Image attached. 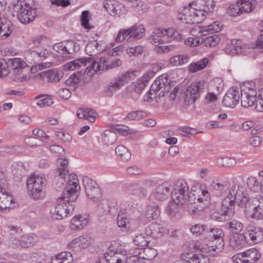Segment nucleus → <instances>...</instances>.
<instances>
[{
    "label": "nucleus",
    "mask_w": 263,
    "mask_h": 263,
    "mask_svg": "<svg viewBox=\"0 0 263 263\" xmlns=\"http://www.w3.org/2000/svg\"><path fill=\"white\" fill-rule=\"evenodd\" d=\"M70 178L72 180L68 181L66 186V190L57 199L55 205L50 211L52 217L55 219H63L68 214L72 213L74 210V205L72 202L77 199L80 186L76 174H71Z\"/></svg>",
    "instance_id": "f257e3e1"
},
{
    "label": "nucleus",
    "mask_w": 263,
    "mask_h": 263,
    "mask_svg": "<svg viewBox=\"0 0 263 263\" xmlns=\"http://www.w3.org/2000/svg\"><path fill=\"white\" fill-rule=\"evenodd\" d=\"M230 195L235 196L237 205L244 208L247 214L252 218H263V198L260 195L249 198L246 187L240 184H235L231 187Z\"/></svg>",
    "instance_id": "f03ea898"
},
{
    "label": "nucleus",
    "mask_w": 263,
    "mask_h": 263,
    "mask_svg": "<svg viewBox=\"0 0 263 263\" xmlns=\"http://www.w3.org/2000/svg\"><path fill=\"white\" fill-rule=\"evenodd\" d=\"M12 5V15L16 16L21 23H29L34 20L36 15V9L24 2L14 1Z\"/></svg>",
    "instance_id": "7ed1b4c3"
},
{
    "label": "nucleus",
    "mask_w": 263,
    "mask_h": 263,
    "mask_svg": "<svg viewBox=\"0 0 263 263\" xmlns=\"http://www.w3.org/2000/svg\"><path fill=\"white\" fill-rule=\"evenodd\" d=\"M235 198V195H230V189L227 197L222 201L221 213L214 212L212 215V218L218 221H224L232 217L235 213V205L236 200Z\"/></svg>",
    "instance_id": "20e7f679"
},
{
    "label": "nucleus",
    "mask_w": 263,
    "mask_h": 263,
    "mask_svg": "<svg viewBox=\"0 0 263 263\" xmlns=\"http://www.w3.org/2000/svg\"><path fill=\"white\" fill-rule=\"evenodd\" d=\"M224 233L222 229L219 228H206L204 238H209L212 245L208 247L209 251H214L219 253L223 251L224 246Z\"/></svg>",
    "instance_id": "39448f33"
},
{
    "label": "nucleus",
    "mask_w": 263,
    "mask_h": 263,
    "mask_svg": "<svg viewBox=\"0 0 263 263\" xmlns=\"http://www.w3.org/2000/svg\"><path fill=\"white\" fill-rule=\"evenodd\" d=\"M29 193L34 199L43 197L45 194L46 179L40 176H31L28 178L26 182Z\"/></svg>",
    "instance_id": "423d86ee"
},
{
    "label": "nucleus",
    "mask_w": 263,
    "mask_h": 263,
    "mask_svg": "<svg viewBox=\"0 0 263 263\" xmlns=\"http://www.w3.org/2000/svg\"><path fill=\"white\" fill-rule=\"evenodd\" d=\"M208 90V84L204 81L192 83L184 93V102L186 104H193L200 98L201 94Z\"/></svg>",
    "instance_id": "0eeeda50"
},
{
    "label": "nucleus",
    "mask_w": 263,
    "mask_h": 263,
    "mask_svg": "<svg viewBox=\"0 0 263 263\" xmlns=\"http://www.w3.org/2000/svg\"><path fill=\"white\" fill-rule=\"evenodd\" d=\"M172 198L177 205H183L189 200V187L187 182L180 179L174 183Z\"/></svg>",
    "instance_id": "6e6552de"
},
{
    "label": "nucleus",
    "mask_w": 263,
    "mask_h": 263,
    "mask_svg": "<svg viewBox=\"0 0 263 263\" xmlns=\"http://www.w3.org/2000/svg\"><path fill=\"white\" fill-rule=\"evenodd\" d=\"M126 252L121 248L114 245L110 246L104 254V258L108 263H125Z\"/></svg>",
    "instance_id": "1a4fd4ad"
},
{
    "label": "nucleus",
    "mask_w": 263,
    "mask_h": 263,
    "mask_svg": "<svg viewBox=\"0 0 263 263\" xmlns=\"http://www.w3.org/2000/svg\"><path fill=\"white\" fill-rule=\"evenodd\" d=\"M83 183L87 197L93 201L99 200L101 197V192L96 181L87 176H85L83 178Z\"/></svg>",
    "instance_id": "9d476101"
},
{
    "label": "nucleus",
    "mask_w": 263,
    "mask_h": 263,
    "mask_svg": "<svg viewBox=\"0 0 263 263\" xmlns=\"http://www.w3.org/2000/svg\"><path fill=\"white\" fill-rule=\"evenodd\" d=\"M132 74V72L127 71L119 76L118 77L112 79L105 87V91L107 95L111 97L117 90L120 89L121 86L128 82Z\"/></svg>",
    "instance_id": "9b49d317"
},
{
    "label": "nucleus",
    "mask_w": 263,
    "mask_h": 263,
    "mask_svg": "<svg viewBox=\"0 0 263 263\" xmlns=\"http://www.w3.org/2000/svg\"><path fill=\"white\" fill-rule=\"evenodd\" d=\"M240 100V91L238 88L230 89L223 98V106L233 108L238 104Z\"/></svg>",
    "instance_id": "f8f14e48"
},
{
    "label": "nucleus",
    "mask_w": 263,
    "mask_h": 263,
    "mask_svg": "<svg viewBox=\"0 0 263 263\" xmlns=\"http://www.w3.org/2000/svg\"><path fill=\"white\" fill-rule=\"evenodd\" d=\"M245 234L248 243L255 244L263 240V230L261 228L249 227Z\"/></svg>",
    "instance_id": "ddd939ff"
},
{
    "label": "nucleus",
    "mask_w": 263,
    "mask_h": 263,
    "mask_svg": "<svg viewBox=\"0 0 263 263\" xmlns=\"http://www.w3.org/2000/svg\"><path fill=\"white\" fill-rule=\"evenodd\" d=\"M241 104L243 107L252 106L257 100V92L254 89H249L247 91L240 92Z\"/></svg>",
    "instance_id": "4468645a"
},
{
    "label": "nucleus",
    "mask_w": 263,
    "mask_h": 263,
    "mask_svg": "<svg viewBox=\"0 0 263 263\" xmlns=\"http://www.w3.org/2000/svg\"><path fill=\"white\" fill-rule=\"evenodd\" d=\"M13 30V26L10 20L5 17H0V40L8 37Z\"/></svg>",
    "instance_id": "2eb2a0df"
},
{
    "label": "nucleus",
    "mask_w": 263,
    "mask_h": 263,
    "mask_svg": "<svg viewBox=\"0 0 263 263\" xmlns=\"http://www.w3.org/2000/svg\"><path fill=\"white\" fill-rule=\"evenodd\" d=\"M171 185L164 182L158 185L154 193L155 198L158 200H163L168 198Z\"/></svg>",
    "instance_id": "dca6fc26"
},
{
    "label": "nucleus",
    "mask_w": 263,
    "mask_h": 263,
    "mask_svg": "<svg viewBox=\"0 0 263 263\" xmlns=\"http://www.w3.org/2000/svg\"><path fill=\"white\" fill-rule=\"evenodd\" d=\"M88 222V216L79 214L74 216L71 221L70 228L73 230L83 229Z\"/></svg>",
    "instance_id": "f3484780"
},
{
    "label": "nucleus",
    "mask_w": 263,
    "mask_h": 263,
    "mask_svg": "<svg viewBox=\"0 0 263 263\" xmlns=\"http://www.w3.org/2000/svg\"><path fill=\"white\" fill-rule=\"evenodd\" d=\"M247 242L246 234H234L230 236V245L234 249H239Z\"/></svg>",
    "instance_id": "a211bd4d"
},
{
    "label": "nucleus",
    "mask_w": 263,
    "mask_h": 263,
    "mask_svg": "<svg viewBox=\"0 0 263 263\" xmlns=\"http://www.w3.org/2000/svg\"><path fill=\"white\" fill-rule=\"evenodd\" d=\"M156 81H157L158 86L161 89L159 94V97H163L166 93H168L171 88V84L168 81V77L166 74H162L159 76Z\"/></svg>",
    "instance_id": "6ab92c4d"
},
{
    "label": "nucleus",
    "mask_w": 263,
    "mask_h": 263,
    "mask_svg": "<svg viewBox=\"0 0 263 263\" xmlns=\"http://www.w3.org/2000/svg\"><path fill=\"white\" fill-rule=\"evenodd\" d=\"M189 5L190 6V8L188 7H184L182 9L180 8L178 11L179 19L186 24H191L193 23V21H192V8H193L192 7V6H195V4L193 2L192 4L190 3Z\"/></svg>",
    "instance_id": "aec40b11"
},
{
    "label": "nucleus",
    "mask_w": 263,
    "mask_h": 263,
    "mask_svg": "<svg viewBox=\"0 0 263 263\" xmlns=\"http://www.w3.org/2000/svg\"><path fill=\"white\" fill-rule=\"evenodd\" d=\"M128 29L130 32V36L127 38V42L131 41L133 39L139 40L144 35L145 29L142 24H135Z\"/></svg>",
    "instance_id": "412c9836"
},
{
    "label": "nucleus",
    "mask_w": 263,
    "mask_h": 263,
    "mask_svg": "<svg viewBox=\"0 0 263 263\" xmlns=\"http://www.w3.org/2000/svg\"><path fill=\"white\" fill-rule=\"evenodd\" d=\"M41 76L46 78L48 82H54L60 81L63 76L62 71L57 69H50L41 73Z\"/></svg>",
    "instance_id": "4be33fe9"
},
{
    "label": "nucleus",
    "mask_w": 263,
    "mask_h": 263,
    "mask_svg": "<svg viewBox=\"0 0 263 263\" xmlns=\"http://www.w3.org/2000/svg\"><path fill=\"white\" fill-rule=\"evenodd\" d=\"M90 62V57L80 58L67 63L64 65V67L65 69L73 70L76 68H79L82 66H87V63Z\"/></svg>",
    "instance_id": "5701e85b"
},
{
    "label": "nucleus",
    "mask_w": 263,
    "mask_h": 263,
    "mask_svg": "<svg viewBox=\"0 0 263 263\" xmlns=\"http://www.w3.org/2000/svg\"><path fill=\"white\" fill-rule=\"evenodd\" d=\"M26 59L34 63L44 60L46 58L44 52L39 49H29L25 53Z\"/></svg>",
    "instance_id": "b1692460"
},
{
    "label": "nucleus",
    "mask_w": 263,
    "mask_h": 263,
    "mask_svg": "<svg viewBox=\"0 0 263 263\" xmlns=\"http://www.w3.org/2000/svg\"><path fill=\"white\" fill-rule=\"evenodd\" d=\"M7 62L9 66L12 68L16 74L21 73L23 69L27 66V64L20 58L9 59Z\"/></svg>",
    "instance_id": "393cba45"
},
{
    "label": "nucleus",
    "mask_w": 263,
    "mask_h": 263,
    "mask_svg": "<svg viewBox=\"0 0 263 263\" xmlns=\"http://www.w3.org/2000/svg\"><path fill=\"white\" fill-rule=\"evenodd\" d=\"M58 167L55 172L56 175L60 177L61 181H64L67 174L69 173L67 167L68 161L65 159H59L58 160Z\"/></svg>",
    "instance_id": "a878e982"
},
{
    "label": "nucleus",
    "mask_w": 263,
    "mask_h": 263,
    "mask_svg": "<svg viewBox=\"0 0 263 263\" xmlns=\"http://www.w3.org/2000/svg\"><path fill=\"white\" fill-rule=\"evenodd\" d=\"M72 254L69 252H62L51 257V263H72Z\"/></svg>",
    "instance_id": "bb28decb"
},
{
    "label": "nucleus",
    "mask_w": 263,
    "mask_h": 263,
    "mask_svg": "<svg viewBox=\"0 0 263 263\" xmlns=\"http://www.w3.org/2000/svg\"><path fill=\"white\" fill-rule=\"evenodd\" d=\"M238 3L242 13L252 12L257 4L256 0H239Z\"/></svg>",
    "instance_id": "cd10ccee"
},
{
    "label": "nucleus",
    "mask_w": 263,
    "mask_h": 263,
    "mask_svg": "<svg viewBox=\"0 0 263 263\" xmlns=\"http://www.w3.org/2000/svg\"><path fill=\"white\" fill-rule=\"evenodd\" d=\"M202 254H194L190 258V263H209L210 259L205 254L208 252L206 248H201Z\"/></svg>",
    "instance_id": "c85d7f7f"
},
{
    "label": "nucleus",
    "mask_w": 263,
    "mask_h": 263,
    "mask_svg": "<svg viewBox=\"0 0 263 263\" xmlns=\"http://www.w3.org/2000/svg\"><path fill=\"white\" fill-rule=\"evenodd\" d=\"M246 260H243L244 263H254L261 256V254L255 248H251L244 252Z\"/></svg>",
    "instance_id": "c756f323"
},
{
    "label": "nucleus",
    "mask_w": 263,
    "mask_h": 263,
    "mask_svg": "<svg viewBox=\"0 0 263 263\" xmlns=\"http://www.w3.org/2000/svg\"><path fill=\"white\" fill-rule=\"evenodd\" d=\"M151 43L156 46L163 44L165 41L162 29L158 28L154 30L153 34L148 38Z\"/></svg>",
    "instance_id": "7c9ffc66"
},
{
    "label": "nucleus",
    "mask_w": 263,
    "mask_h": 263,
    "mask_svg": "<svg viewBox=\"0 0 263 263\" xmlns=\"http://www.w3.org/2000/svg\"><path fill=\"white\" fill-rule=\"evenodd\" d=\"M19 242L22 248H29L35 244L36 236L32 234L24 235L21 237Z\"/></svg>",
    "instance_id": "2f4dec72"
},
{
    "label": "nucleus",
    "mask_w": 263,
    "mask_h": 263,
    "mask_svg": "<svg viewBox=\"0 0 263 263\" xmlns=\"http://www.w3.org/2000/svg\"><path fill=\"white\" fill-rule=\"evenodd\" d=\"M209 62L208 58H203L197 62L191 63L188 67V69L190 72H196L205 68Z\"/></svg>",
    "instance_id": "473e14b6"
},
{
    "label": "nucleus",
    "mask_w": 263,
    "mask_h": 263,
    "mask_svg": "<svg viewBox=\"0 0 263 263\" xmlns=\"http://www.w3.org/2000/svg\"><path fill=\"white\" fill-rule=\"evenodd\" d=\"M12 202V197L11 195L2 191V188L0 191V209L2 210H6L10 207Z\"/></svg>",
    "instance_id": "72a5a7b5"
},
{
    "label": "nucleus",
    "mask_w": 263,
    "mask_h": 263,
    "mask_svg": "<svg viewBox=\"0 0 263 263\" xmlns=\"http://www.w3.org/2000/svg\"><path fill=\"white\" fill-rule=\"evenodd\" d=\"M192 21L193 23H200L204 20L205 13L209 12V11H206L204 9H200L198 6H195L192 8Z\"/></svg>",
    "instance_id": "f704fd0d"
},
{
    "label": "nucleus",
    "mask_w": 263,
    "mask_h": 263,
    "mask_svg": "<svg viewBox=\"0 0 263 263\" xmlns=\"http://www.w3.org/2000/svg\"><path fill=\"white\" fill-rule=\"evenodd\" d=\"M240 43V41L232 40L231 44L226 48V52L232 55L242 53V47Z\"/></svg>",
    "instance_id": "c9c22d12"
},
{
    "label": "nucleus",
    "mask_w": 263,
    "mask_h": 263,
    "mask_svg": "<svg viewBox=\"0 0 263 263\" xmlns=\"http://www.w3.org/2000/svg\"><path fill=\"white\" fill-rule=\"evenodd\" d=\"M226 227L233 234H239L243 229V224L240 221L234 219L227 223Z\"/></svg>",
    "instance_id": "e433bc0d"
},
{
    "label": "nucleus",
    "mask_w": 263,
    "mask_h": 263,
    "mask_svg": "<svg viewBox=\"0 0 263 263\" xmlns=\"http://www.w3.org/2000/svg\"><path fill=\"white\" fill-rule=\"evenodd\" d=\"M160 214V210L157 205H148L146 207L145 215L149 220L156 219Z\"/></svg>",
    "instance_id": "4c0bfd02"
},
{
    "label": "nucleus",
    "mask_w": 263,
    "mask_h": 263,
    "mask_svg": "<svg viewBox=\"0 0 263 263\" xmlns=\"http://www.w3.org/2000/svg\"><path fill=\"white\" fill-rule=\"evenodd\" d=\"M116 153L122 161L126 162L130 158L131 154L123 145H119L116 148Z\"/></svg>",
    "instance_id": "58836bf2"
},
{
    "label": "nucleus",
    "mask_w": 263,
    "mask_h": 263,
    "mask_svg": "<svg viewBox=\"0 0 263 263\" xmlns=\"http://www.w3.org/2000/svg\"><path fill=\"white\" fill-rule=\"evenodd\" d=\"M195 6H198L200 9H204L211 12L215 6L214 0H197Z\"/></svg>",
    "instance_id": "ea45409f"
},
{
    "label": "nucleus",
    "mask_w": 263,
    "mask_h": 263,
    "mask_svg": "<svg viewBox=\"0 0 263 263\" xmlns=\"http://www.w3.org/2000/svg\"><path fill=\"white\" fill-rule=\"evenodd\" d=\"M81 72L77 71L71 74L69 78L65 81V83L67 85L71 86L75 88L81 82Z\"/></svg>",
    "instance_id": "a19ab883"
},
{
    "label": "nucleus",
    "mask_w": 263,
    "mask_h": 263,
    "mask_svg": "<svg viewBox=\"0 0 263 263\" xmlns=\"http://www.w3.org/2000/svg\"><path fill=\"white\" fill-rule=\"evenodd\" d=\"M211 185L213 189L217 191L219 195L226 193L228 189V184L226 182L219 181L218 180L213 181Z\"/></svg>",
    "instance_id": "79ce46f5"
},
{
    "label": "nucleus",
    "mask_w": 263,
    "mask_h": 263,
    "mask_svg": "<svg viewBox=\"0 0 263 263\" xmlns=\"http://www.w3.org/2000/svg\"><path fill=\"white\" fill-rule=\"evenodd\" d=\"M220 37L218 34H215L208 36L203 39L202 44L209 47H214L217 45L220 42Z\"/></svg>",
    "instance_id": "37998d69"
},
{
    "label": "nucleus",
    "mask_w": 263,
    "mask_h": 263,
    "mask_svg": "<svg viewBox=\"0 0 263 263\" xmlns=\"http://www.w3.org/2000/svg\"><path fill=\"white\" fill-rule=\"evenodd\" d=\"M65 53L73 54L78 52L80 49L79 45L73 40L65 41Z\"/></svg>",
    "instance_id": "c03bdc74"
},
{
    "label": "nucleus",
    "mask_w": 263,
    "mask_h": 263,
    "mask_svg": "<svg viewBox=\"0 0 263 263\" xmlns=\"http://www.w3.org/2000/svg\"><path fill=\"white\" fill-rule=\"evenodd\" d=\"M262 180L259 181L256 177H250L247 180L248 187L253 192H257L260 189Z\"/></svg>",
    "instance_id": "a18cd8bd"
},
{
    "label": "nucleus",
    "mask_w": 263,
    "mask_h": 263,
    "mask_svg": "<svg viewBox=\"0 0 263 263\" xmlns=\"http://www.w3.org/2000/svg\"><path fill=\"white\" fill-rule=\"evenodd\" d=\"M207 227L205 225L196 224L190 228V231L196 236H203L205 237Z\"/></svg>",
    "instance_id": "49530a36"
},
{
    "label": "nucleus",
    "mask_w": 263,
    "mask_h": 263,
    "mask_svg": "<svg viewBox=\"0 0 263 263\" xmlns=\"http://www.w3.org/2000/svg\"><path fill=\"white\" fill-rule=\"evenodd\" d=\"M157 251L152 248H145L142 250V257L144 260H152L157 255Z\"/></svg>",
    "instance_id": "de8ad7c7"
},
{
    "label": "nucleus",
    "mask_w": 263,
    "mask_h": 263,
    "mask_svg": "<svg viewBox=\"0 0 263 263\" xmlns=\"http://www.w3.org/2000/svg\"><path fill=\"white\" fill-rule=\"evenodd\" d=\"M189 57L185 55H175L170 59V62L173 66L183 65L187 63Z\"/></svg>",
    "instance_id": "09e8293b"
},
{
    "label": "nucleus",
    "mask_w": 263,
    "mask_h": 263,
    "mask_svg": "<svg viewBox=\"0 0 263 263\" xmlns=\"http://www.w3.org/2000/svg\"><path fill=\"white\" fill-rule=\"evenodd\" d=\"M117 136L115 132L105 130L103 137V141L107 145L112 144L117 140Z\"/></svg>",
    "instance_id": "8fccbe9b"
},
{
    "label": "nucleus",
    "mask_w": 263,
    "mask_h": 263,
    "mask_svg": "<svg viewBox=\"0 0 263 263\" xmlns=\"http://www.w3.org/2000/svg\"><path fill=\"white\" fill-rule=\"evenodd\" d=\"M146 112L142 110L133 111L127 114L125 119L139 120L145 118L146 117Z\"/></svg>",
    "instance_id": "3c124183"
},
{
    "label": "nucleus",
    "mask_w": 263,
    "mask_h": 263,
    "mask_svg": "<svg viewBox=\"0 0 263 263\" xmlns=\"http://www.w3.org/2000/svg\"><path fill=\"white\" fill-rule=\"evenodd\" d=\"M26 172V169L22 163L17 164V167H15L13 169V174L15 180L21 181L22 177L25 175Z\"/></svg>",
    "instance_id": "603ef678"
},
{
    "label": "nucleus",
    "mask_w": 263,
    "mask_h": 263,
    "mask_svg": "<svg viewBox=\"0 0 263 263\" xmlns=\"http://www.w3.org/2000/svg\"><path fill=\"white\" fill-rule=\"evenodd\" d=\"M217 163L222 166L227 167H232L236 164V161L234 158L228 157L218 158Z\"/></svg>",
    "instance_id": "864d4df0"
},
{
    "label": "nucleus",
    "mask_w": 263,
    "mask_h": 263,
    "mask_svg": "<svg viewBox=\"0 0 263 263\" xmlns=\"http://www.w3.org/2000/svg\"><path fill=\"white\" fill-rule=\"evenodd\" d=\"M227 13L229 15L233 16L242 14L238 3L230 4L227 9Z\"/></svg>",
    "instance_id": "5fc2aeb1"
},
{
    "label": "nucleus",
    "mask_w": 263,
    "mask_h": 263,
    "mask_svg": "<svg viewBox=\"0 0 263 263\" xmlns=\"http://www.w3.org/2000/svg\"><path fill=\"white\" fill-rule=\"evenodd\" d=\"M128 190L132 194L137 195L140 197L146 195V190L143 187H139L137 184L130 185Z\"/></svg>",
    "instance_id": "6e6d98bb"
},
{
    "label": "nucleus",
    "mask_w": 263,
    "mask_h": 263,
    "mask_svg": "<svg viewBox=\"0 0 263 263\" xmlns=\"http://www.w3.org/2000/svg\"><path fill=\"white\" fill-rule=\"evenodd\" d=\"M149 242L148 236L147 235L145 236L143 234H139L136 236L134 239L135 245L141 247L146 246Z\"/></svg>",
    "instance_id": "4d7b16f0"
},
{
    "label": "nucleus",
    "mask_w": 263,
    "mask_h": 263,
    "mask_svg": "<svg viewBox=\"0 0 263 263\" xmlns=\"http://www.w3.org/2000/svg\"><path fill=\"white\" fill-rule=\"evenodd\" d=\"M145 48L142 46H137L134 47H129L126 49L127 53L129 56H138L143 53Z\"/></svg>",
    "instance_id": "13d9d810"
},
{
    "label": "nucleus",
    "mask_w": 263,
    "mask_h": 263,
    "mask_svg": "<svg viewBox=\"0 0 263 263\" xmlns=\"http://www.w3.org/2000/svg\"><path fill=\"white\" fill-rule=\"evenodd\" d=\"M130 36V32L129 29H122L120 30L115 38V41L118 43H121L126 37Z\"/></svg>",
    "instance_id": "bf43d9fd"
},
{
    "label": "nucleus",
    "mask_w": 263,
    "mask_h": 263,
    "mask_svg": "<svg viewBox=\"0 0 263 263\" xmlns=\"http://www.w3.org/2000/svg\"><path fill=\"white\" fill-rule=\"evenodd\" d=\"M9 73V64L5 59H0V78L7 76Z\"/></svg>",
    "instance_id": "052dcab7"
},
{
    "label": "nucleus",
    "mask_w": 263,
    "mask_h": 263,
    "mask_svg": "<svg viewBox=\"0 0 263 263\" xmlns=\"http://www.w3.org/2000/svg\"><path fill=\"white\" fill-rule=\"evenodd\" d=\"M89 12L88 11H83L81 15V24L83 27L85 29H90L93 28V26H91L89 24Z\"/></svg>",
    "instance_id": "680f3d73"
},
{
    "label": "nucleus",
    "mask_w": 263,
    "mask_h": 263,
    "mask_svg": "<svg viewBox=\"0 0 263 263\" xmlns=\"http://www.w3.org/2000/svg\"><path fill=\"white\" fill-rule=\"evenodd\" d=\"M219 23L214 22L208 26H204L203 31L211 33L219 32L221 30V26H219Z\"/></svg>",
    "instance_id": "e2e57ef3"
},
{
    "label": "nucleus",
    "mask_w": 263,
    "mask_h": 263,
    "mask_svg": "<svg viewBox=\"0 0 263 263\" xmlns=\"http://www.w3.org/2000/svg\"><path fill=\"white\" fill-rule=\"evenodd\" d=\"M78 238V247L80 248H85L91 243L90 238L87 235H82Z\"/></svg>",
    "instance_id": "0e129e2a"
},
{
    "label": "nucleus",
    "mask_w": 263,
    "mask_h": 263,
    "mask_svg": "<svg viewBox=\"0 0 263 263\" xmlns=\"http://www.w3.org/2000/svg\"><path fill=\"white\" fill-rule=\"evenodd\" d=\"M146 85L144 82H142L139 79L132 83V89L138 94L141 93L143 90L145 88Z\"/></svg>",
    "instance_id": "69168bd1"
},
{
    "label": "nucleus",
    "mask_w": 263,
    "mask_h": 263,
    "mask_svg": "<svg viewBox=\"0 0 263 263\" xmlns=\"http://www.w3.org/2000/svg\"><path fill=\"white\" fill-rule=\"evenodd\" d=\"M138 254L126 257L125 263H144L142 257V252H140Z\"/></svg>",
    "instance_id": "338daca9"
},
{
    "label": "nucleus",
    "mask_w": 263,
    "mask_h": 263,
    "mask_svg": "<svg viewBox=\"0 0 263 263\" xmlns=\"http://www.w3.org/2000/svg\"><path fill=\"white\" fill-rule=\"evenodd\" d=\"M129 222L126 217L118 216L117 224L122 231H124L129 228Z\"/></svg>",
    "instance_id": "774afa93"
}]
</instances>
